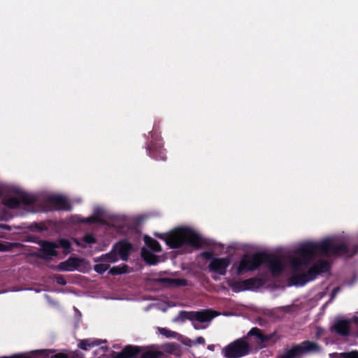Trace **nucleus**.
Returning <instances> with one entry per match:
<instances>
[{"mask_svg": "<svg viewBox=\"0 0 358 358\" xmlns=\"http://www.w3.org/2000/svg\"><path fill=\"white\" fill-rule=\"evenodd\" d=\"M74 241L76 243L77 245H80L82 246H85L83 243L78 241L77 240H74Z\"/></svg>", "mask_w": 358, "mask_h": 358, "instance_id": "obj_36", "label": "nucleus"}, {"mask_svg": "<svg viewBox=\"0 0 358 358\" xmlns=\"http://www.w3.org/2000/svg\"><path fill=\"white\" fill-rule=\"evenodd\" d=\"M230 257L213 258L208 265V270L212 273V277L217 280L220 275H224L227 269L231 263Z\"/></svg>", "mask_w": 358, "mask_h": 358, "instance_id": "obj_8", "label": "nucleus"}, {"mask_svg": "<svg viewBox=\"0 0 358 358\" xmlns=\"http://www.w3.org/2000/svg\"><path fill=\"white\" fill-rule=\"evenodd\" d=\"M108 268V266L106 264H99L94 266V270L99 273L105 272Z\"/></svg>", "mask_w": 358, "mask_h": 358, "instance_id": "obj_24", "label": "nucleus"}, {"mask_svg": "<svg viewBox=\"0 0 358 358\" xmlns=\"http://www.w3.org/2000/svg\"><path fill=\"white\" fill-rule=\"evenodd\" d=\"M131 250V246L127 242H120L115 245L111 253L108 254L102 258L106 262H115L119 258L126 260L129 252Z\"/></svg>", "mask_w": 358, "mask_h": 358, "instance_id": "obj_9", "label": "nucleus"}, {"mask_svg": "<svg viewBox=\"0 0 358 358\" xmlns=\"http://www.w3.org/2000/svg\"><path fill=\"white\" fill-rule=\"evenodd\" d=\"M215 316V315L210 310L192 313L181 312L178 316L174 319V321L182 322L187 319L191 320L194 327L199 329L205 327L204 326L200 325V323L209 322Z\"/></svg>", "mask_w": 358, "mask_h": 358, "instance_id": "obj_4", "label": "nucleus"}, {"mask_svg": "<svg viewBox=\"0 0 358 358\" xmlns=\"http://www.w3.org/2000/svg\"><path fill=\"white\" fill-rule=\"evenodd\" d=\"M52 352L50 350H36L30 354H20L10 357H1L0 358H48L49 354Z\"/></svg>", "mask_w": 358, "mask_h": 358, "instance_id": "obj_15", "label": "nucleus"}, {"mask_svg": "<svg viewBox=\"0 0 358 358\" xmlns=\"http://www.w3.org/2000/svg\"><path fill=\"white\" fill-rule=\"evenodd\" d=\"M10 246L8 244H4L0 241V251H6L9 250Z\"/></svg>", "mask_w": 358, "mask_h": 358, "instance_id": "obj_30", "label": "nucleus"}, {"mask_svg": "<svg viewBox=\"0 0 358 358\" xmlns=\"http://www.w3.org/2000/svg\"><path fill=\"white\" fill-rule=\"evenodd\" d=\"M160 355L159 352L148 351L142 355L141 358H159Z\"/></svg>", "mask_w": 358, "mask_h": 358, "instance_id": "obj_23", "label": "nucleus"}, {"mask_svg": "<svg viewBox=\"0 0 358 358\" xmlns=\"http://www.w3.org/2000/svg\"><path fill=\"white\" fill-rule=\"evenodd\" d=\"M214 345H210L208 346V349L210 350H214Z\"/></svg>", "mask_w": 358, "mask_h": 358, "instance_id": "obj_35", "label": "nucleus"}, {"mask_svg": "<svg viewBox=\"0 0 358 358\" xmlns=\"http://www.w3.org/2000/svg\"><path fill=\"white\" fill-rule=\"evenodd\" d=\"M249 345L245 338H240L222 349V355L227 358H238L247 355Z\"/></svg>", "mask_w": 358, "mask_h": 358, "instance_id": "obj_5", "label": "nucleus"}, {"mask_svg": "<svg viewBox=\"0 0 358 358\" xmlns=\"http://www.w3.org/2000/svg\"><path fill=\"white\" fill-rule=\"evenodd\" d=\"M345 354V358H358V352L352 351Z\"/></svg>", "mask_w": 358, "mask_h": 358, "instance_id": "obj_28", "label": "nucleus"}, {"mask_svg": "<svg viewBox=\"0 0 358 358\" xmlns=\"http://www.w3.org/2000/svg\"><path fill=\"white\" fill-rule=\"evenodd\" d=\"M52 358H68L65 355L63 354H57L55 355Z\"/></svg>", "mask_w": 358, "mask_h": 358, "instance_id": "obj_33", "label": "nucleus"}, {"mask_svg": "<svg viewBox=\"0 0 358 358\" xmlns=\"http://www.w3.org/2000/svg\"><path fill=\"white\" fill-rule=\"evenodd\" d=\"M101 341L96 339H87L83 340L79 343V347L83 350H87L88 348L98 345L101 344Z\"/></svg>", "mask_w": 358, "mask_h": 358, "instance_id": "obj_19", "label": "nucleus"}, {"mask_svg": "<svg viewBox=\"0 0 358 358\" xmlns=\"http://www.w3.org/2000/svg\"><path fill=\"white\" fill-rule=\"evenodd\" d=\"M320 350V347L314 342L304 341L286 351L279 358H300L301 356Z\"/></svg>", "mask_w": 358, "mask_h": 358, "instance_id": "obj_6", "label": "nucleus"}, {"mask_svg": "<svg viewBox=\"0 0 358 358\" xmlns=\"http://www.w3.org/2000/svg\"><path fill=\"white\" fill-rule=\"evenodd\" d=\"M140 351V348L136 346H127L119 353L114 352L113 358H130L136 355Z\"/></svg>", "mask_w": 358, "mask_h": 358, "instance_id": "obj_16", "label": "nucleus"}, {"mask_svg": "<svg viewBox=\"0 0 358 358\" xmlns=\"http://www.w3.org/2000/svg\"><path fill=\"white\" fill-rule=\"evenodd\" d=\"M161 159H164L165 157L164 156H162V157H160Z\"/></svg>", "mask_w": 358, "mask_h": 358, "instance_id": "obj_38", "label": "nucleus"}, {"mask_svg": "<svg viewBox=\"0 0 358 358\" xmlns=\"http://www.w3.org/2000/svg\"><path fill=\"white\" fill-rule=\"evenodd\" d=\"M164 306H165V304H162V306H160L159 308L164 311V310H166V308Z\"/></svg>", "mask_w": 358, "mask_h": 358, "instance_id": "obj_37", "label": "nucleus"}, {"mask_svg": "<svg viewBox=\"0 0 358 358\" xmlns=\"http://www.w3.org/2000/svg\"><path fill=\"white\" fill-rule=\"evenodd\" d=\"M59 245L64 250V252L68 253L70 252L71 243L69 241L65 239H61L59 241Z\"/></svg>", "mask_w": 358, "mask_h": 358, "instance_id": "obj_22", "label": "nucleus"}, {"mask_svg": "<svg viewBox=\"0 0 358 358\" xmlns=\"http://www.w3.org/2000/svg\"><path fill=\"white\" fill-rule=\"evenodd\" d=\"M203 256H205L206 258H210L212 255V254L209 252H204L203 254Z\"/></svg>", "mask_w": 358, "mask_h": 358, "instance_id": "obj_34", "label": "nucleus"}, {"mask_svg": "<svg viewBox=\"0 0 358 358\" xmlns=\"http://www.w3.org/2000/svg\"><path fill=\"white\" fill-rule=\"evenodd\" d=\"M195 343H199V344H204L205 343V340L203 337H198L196 341H195Z\"/></svg>", "mask_w": 358, "mask_h": 358, "instance_id": "obj_32", "label": "nucleus"}, {"mask_svg": "<svg viewBox=\"0 0 358 358\" xmlns=\"http://www.w3.org/2000/svg\"><path fill=\"white\" fill-rule=\"evenodd\" d=\"M324 334V330L322 328H317L316 336L320 337Z\"/></svg>", "mask_w": 358, "mask_h": 358, "instance_id": "obj_31", "label": "nucleus"}, {"mask_svg": "<svg viewBox=\"0 0 358 358\" xmlns=\"http://www.w3.org/2000/svg\"><path fill=\"white\" fill-rule=\"evenodd\" d=\"M353 324L358 326V317H355L351 320H338L333 328L337 333L341 335H346L348 334L349 330L352 328Z\"/></svg>", "mask_w": 358, "mask_h": 358, "instance_id": "obj_11", "label": "nucleus"}, {"mask_svg": "<svg viewBox=\"0 0 358 358\" xmlns=\"http://www.w3.org/2000/svg\"><path fill=\"white\" fill-rule=\"evenodd\" d=\"M160 332L162 334L165 335L167 337H172L176 335L175 332L169 331L168 330H166L165 329H160Z\"/></svg>", "mask_w": 358, "mask_h": 358, "instance_id": "obj_27", "label": "nucleus"}, {"mask_svg": "<svg viewBox=\"0 0 358 358\" xmlns=\"http://www.w3.org/2000/svg\"><path fill=\"white\" fill-rule=\"evenodd\" d=\"M83 241L91 244L95 242V238L92 234H87L84 236Z\"/></svg>", "mask_w": 358, "mask_h": 358, "instance_id": "obj_25", "label": "nucleus"}, {"mask_svg": "<svg viewBox=\"0 0 358 358\" xmlns=\"http://www.w3.org/2000/svg\"><path fill=\"white\" fill-rule=\"evenodd\" d=\"M330 358H345V353H332L329 355Z\"/></svg>", "mask_w": 358, "mask_h": 358, "instance_id": "obj_29", "label": "nucleus"}, {"mask_svg": "<svg viewBox=\"0 0 358 358\" xmlns=\"http://www.w3.org/2000/svg\"><path fill=\"white\" fill-rule=\"evenodd\" d=\"M144 241L146 248L142 249V257L144 260L150 264H155L159 262V259L152 252H157L161 251V246L157 241L153 238L145 236Z\"/></svg>", "mask_w": 358, "mask_h": 358, "instance_id": "obj_7", "label": "nucleus"}, {"mask_svg": "<svg viewBox=\"0 0 358 358\" xmlns=\"http://www.w3.org/2000/svg\"><path fill=\"white\" fill-rule=\"evenodd\" d=\"M57 247V245L50 243V242H45L42 245V250L43 252V255L45 257L50 258L52 256H55L57 255L55 248Z\"/></svg>", "mask_w": 358, "mask_h": 358, "instance_id": "obj_17", "label": "nucleus"}, {"mask_svg": "<svg viewBox=\"0 0 358 358\" xmlns=\"http://www.w3.org/2000/svg\"><path fill=\"white\" fill-rule=\"evenodd\" d=\"M105 213L101 209H96L94 215L87 219V222H103L104 220Z\"/></svg>", "mask_w": 358, "mask_h": 358, "instance_id": "obj_18", "label": "nucleus"}, {"mask_svg": "<svg viewBox=\"0 0 358 358\" xmlns=\"http://www.w3.org/2000/svg\"><path fill=\"white\" fill-rule=\"evenodd\" d=\"M266 257L260 253L253 255H244L241 259L234 264L231 271L237 275L257 269L264 261Z\"/></svg>", "mask_w": 358, "mask_h": 358, "instance_id": "obj_3", "label": "nucleus"}, {"mask_svg": "<svg viewBox=\"0 0 358 358\" xmlns=\"http://www.w3.org/2000/svg\"><path fill=\"white\" fill-rule=\"evenodd\" d=\"M161 282L167 285H178L182 284L180 280L170 278H163L161 280Z\"/></svg>", "mask_w": 358, "mask_h": 358, "instance_id": "obj_21", "label": "nucleus"}, {"mask_svg": "<svg viewBox=\"0 0 358 358\" xmlns=\"http://www.w3.org/2000/svg\"><path fill=\"white\" fill-rule=\"evenodd\" d=\"M255 284V280H245L243 281L231 282L229 281V285L235 292H239L247 289H252Z\"/></svg>", "mask_w": 358, "mask_h": 358, "instance_id": "obj_12", "label": "nucleus"}, {"mask_svg": "<svg viewBox=\"0 0 358 358\" xmlns=\"http://www.w3.org/2000/svg\"><path fill=\"white\" fill-rule=\"evenodd\" d=\"M345 244L340 236L303 242L288 255L289 266L282 258L275 257L268 260V268L273 275L287 271L292 285H303L317 275L327 271L330 267L327 259L343 254Z\"/></svg>", "mask_w": 358, "mask_h": 358, "instance_id": "obj_1", "label": "nucleus"}, {"mask_svg": "<svg viewBox=\"0 0 358 358\" xmlns=\"http://www.w3.org/2000/svg\"><path fill=\"white\" fill-rule=\"evenodd\" d=\"M83 262V259L71 257L59 264L61 271H71L79 269Z\"/></svg>", "mask_w": 358, "mask_h": 358, "instance_id": "obj_13", "label": "nucleus"}, {"mask_svg": "<svg viewBox=\"0 0 358 358\" xmlns=\"http://www.w3.org/2000/svg\"><path fill=\"white\" fill-rule=\"evenodd\" d=\"M2 202L7 207L14 208L17 207L20 202H27V195L19 189H10L6 191Z\"/></svg>", "mask_w": 358, "mask_h": 358, "instance_id": "obj_10", "label": "nucleus"}, {"mask_svg": "<svg viewBox=\"0 0 358 358\" xmlns=\"http://www.w3.org/2000/svg\"><path fill=\"white\" fill-rule=\"evenodd\" d=\"M159 236L170 248L180 249L183 252L198 248L202 243L200 235L195 230L187 227H176Z\"/></svg>", "mask_w": 358, "mask_h": 358, "instance_id": "obj_2", "label": "nucleus"}, {"mask_svg": "<svg viewBox=\"0 0 358 358\" xmlns=\"http://www.w3.org/2000/svg\"><path fill=\"white\" fill-rule=\"evenodd\" d=\"M255 336L256 338L258 340L257 342L260 341L261 343L264 342L266 338L264 337L262 334L261 333L260 330L257 328H252L248 334V337H252Z\"/></svg>", "mask_w": 358, "mask_h": 358, "instance_id": "obj_20", "label": "nucleus"}, {"mask_svg": "<svg viewBox=\"0 0 358 358\" xmlns=\"http://www.w3.org/2000/svg\"><path fill=\"white\" fill-rule=\"evenodd\" d=\"M50 202L54 208L68 210L70 208L69 201L63 196L54 195L50 198Z\"/></svg>", "mask_w": 358, "mask_h": 358, "instance_id": "obj_14", "label": "nucleus"}, {"mask_svg": "<svg viewBox=\"0 0 358 358\" xmlns=\"http://www.w3.org/2000/svg\"><path fill=\"white\" fill-rule=\"evenodd\" d=\"M110 272L113 274H120L125 272V268L124 267H113L110 269Z\"/></svg>", "mask_w": 358, "mask_h": 358, "instance_id": "obj_26", "label": "nucleus"}]
</instances>
